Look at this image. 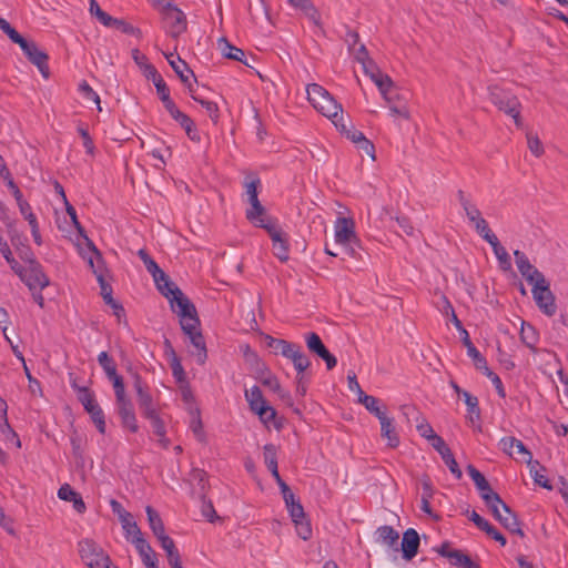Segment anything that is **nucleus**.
Instances as JSON below:
<instances>
[{
  "instance_id": "nucleus-25",
  "label": "nucleus",
  "mask_w": 568,
  "mask_h": 568,
  "mask_svg": "<svg viewBox=\"0 0 568 568\" xmlns=\"http://www.w3.org/2000/svg\"><path fill=\"white\" fill-rule=\"evenodd\" d=\"M504 515L499 518V523L503 525L505 529H507L510 534H516L521 538L525 537V532L520 528V523L517 515L510 509L507 504H503Z\"/></svg>"
},
{
  "instance_id": "nucleus-61",
  "label": "nucleus",
  "mask_w": 568,
  "mask_h": 568,
  "mask_svg": "<svg viewBox=\"0 0 568 568\" xmlns=\"http://www.w3.org/2000/svg\"><path fill=\"white\" fill-rule=\"evenodd\" d=\"M190 427L195 437L197 438V440H200L201 443H205V433L203 430V423L200 417L199 410L196 412V416L192 419Z\"/></svg>"
},
{
  "instance_id": "nucleus-55",
  "label": "nucleus",
  "mask_w": 568,
  "mask_h": 568,
  "mask_svg": "<svg viewBox=\"0 0 568 568\" xmlns=\"http://www.w3.org/2000/svg\"><path fill=\"white\" fill-rule=\"evenodd\" d=\"M526 136L530 152L537 158L541 156L544 154V145L538 135L532 132H528Z\"/></svg>"
},
{
  "instance_id": "nucleus-28",
  "label": "nucleus",
  "mask_w": 568,
  "mask_h": 568,
  "mask_svg": "<svg viewBox=\"0 0 568 568\" xmlns=\"http://www.w3.org/2000/svg\"><path fill=\"white\" fill-rule=\"evenodd\" d=\"M381 423V435L384 438H387L388 447L396 448L399 445V437L395 430L394 419L389 418L387 415L381 417L378 419Z\"/></svg>"
},
{
  "instance_id": "nucleus-5",
  "label": "nucleus",
  "mask_w": 568,
  "mask_h": 568,
  "mask_svg": "<svg viewBox=\"0 0 568 568\" xmlns=\"http://www.w3.org/2000/svg\"><path fill=\"white\" fill-rule=\"evenodd\" d=\"M88 263L97 276V281H98V283L100 285V290H101V296H102L104 303L113 310V314L116 316L118 321L121 322L122 318H125V310H124L123 305L113 298L112 286L109 283H106V281L104 280L103 272L99 267L97 268L94 266V261H93L92 256H90L88 258ZM124 324L128 325L126 320H124Z\"/></svg>"
},
{
  "instance_id": "nucleus-23",
  "label": "nucleus",
  "mask_w": 568,
  "mask_h": 568,
  "mask_svg": "<svg viewBox=\"0 0 568 568\" xmlns=\"http://www.w3.org/2000/svg\"><path fill=\"white\" fill-rule=\"evenodd\" d=\"M26 57L32 64L38 68L44 79L50 77V69L48 64L49 55L43 50H41L37 43L34 47H32L29 54Z\"/></svg>"
},
{
  "instance_id": "nucleus-51",
  "label": "nucleus",
  "mask_w": 568,
  "mask_h": 568,
  "mask_svg": "<svg viewBox=\"0 0 568 568\" xmlns=\"http://www.w3.org/2000/svg\"><path fill=\"white\" fill-rule=\"evenodd\" d=\"M480 371L491 381L498 396L505 398L506 393L500 377L488 367L487 363L484 365V367H481Z\"/></svg>"
},
{
  "instance_id": "nucleus-62",
  "label": "nucleus",
  "mask_w": 568,
  "mask_h": 568,
  "mask_svg": "<svg viewBox=\"0 0 568 568\" xmlns=\"http://www.w3.org/2000/svg\"><path fill=\"white\" fill-rule=\"evenodd\" d=\"M145 418L150 420V423H151V425H152V428H153V433H154L158 437H163V436L166 434L164 423H163V420L160 418V416L158 415V413H154V414H152L151 416H146Z\"/></svg>"
},
{
  "instance_id": "nucleus-41",
  "label": "nucleus",
  "mask_w": 568,
  "mask_h": 568,
  "mask_svg": "<svg viewBox=\"0 0 568 568\" xmlns=\"http://www.w3.org/2000/svg\"><path fill=\"white\" fill-rule=\"evenodd\" d=\"M158 540H159L161 547L166 552L169 566L181 560L180 552H179L178 548L175 547L174 540L170 536H168L165 534L162 537L158 538Z\"/></svg>"
},
{
  "instance_id": "nucleus-38",
  "label": "nucleus",
  "mask_w": 568,
  "mask_h": 568,
  "mask_svg": "<svg viewBox=\"0 0 568 568\" xmlns=\"http://www.w3.org/2000/svg\"><path fill=\"white\" fill-rule=\"evenodd\" d=\"M257 227L264 229L270 235L272 242H280L281 239L286 236V233L277 225L276 221L272 217L260 219Z\"/></svg>"
},
{
  "instance_id": "nucleus-1",
  "label": "nucleus",
  "mask_w": 568,
  "mask_h": 568,
  "mask_svg": "<svg viewBox=\"0 0 568 568\" xmlns=\"http://www.w3.org/2000/svg\"><path fill=\"white\" fill-rule=\"evenodd\" d=\"M171 308L180 317L182 332L189 337L191 344L195 347L196 362L203 365L207 359V349L204 336L200 329V318L195 305L186 297L183 292L181 295H174L170 301Z\"/></svg>"
},
{
  "instance_id": "nucleus-17",
  "label": "nucleus",
  "mask_w": 568,
  "mask_h": 568,
  "mask_svg": "<svg viewBox=\"0 0 568 568\" xmlns=\"http://www.w3.org/2000/svg\"><path fill=\"white\" fill-rule=\"evenodd\" d=\"M255 377L263 386L268 387L282 398L290 397L288 394L283 393L278 378L271 372L266 364L260 359H256Z\"/></svg>"
},
{
  "instance_id": "nucleus-6",
  "label": "nucleus",
  "mask_w": 568,
  "mask_h": 568,
  "mask_svg": "<svg viewBox=\"0 0 568 568\" xmlns=\"http://www.w3.org/2000/svg\"><path fill=\"white\" fill-rule=\"evenodd\" d=\"M82 395L78 396V400L82 404L84 410L90 415L91 420L95 425L100 434H105V416L95 399V395L91 389H81Z\"/></svg>"
},
{
  "instance_id": "nucleus-7",
  "label": "nucleus",
  "mask_w": 568,
  "mask_h": 568,
  "mask_svg": "<svg viewBox=\"0 0 568 568\" xmlns=\"http://www.w3.org/2000/svg\"><path fill=\"white\" fill-rule=\"evenodd\" d=\"M18 275L30 291H36L37 288L42 291L50 284L49 277L37 260H30L29 266L26 270H20Z\"/></svg>"
},
{
  "instance_id": "nucleus-56",
  "label": "nucleus",
  "mask_w": 568,
  "mask_h": 568,
  "mask_svg": "<svg viewBox=\"0 0 568 568\" xmlns=\"http://www.w3.org/2000/svg\"><path fill=\"white\" fill-rule=\"evenodd\" d=\"M115 405L120 417L134 413L133 403L128 395L115 398Z\"/></svg>"
},
{
  "instance_id": "nucleus-58",
  "label": "nucleus",
  "mask_w": 568,
  "mask_h": 568,
  "mask_svg": "<svg viewBox=\"0 0 568 568\" xmlns=\"http://www.w3.org/2000/svg\"><path fill=\"white\" fill-rule=\"evenodd\" d=\"M172 374L178 383H185L186 382V374L184 372V368L181 364V361L178 356H174V358L171 359L170 363Z\"/></svg>"
},
{
  "instance_id": "nucleus-39",
  "label": "nucleus",
  "mask_w": 568,
  "mask_h": 568,
  "mask_svg": "<svg viewBox=\"0 0 568 568\" xmlns=\"http://www.w3.org/2000/svg\"><path fill=\"white\" fill-rule=\"evenodd\" d=\"M256 415L265 426H268L272 423L277 430L283 427V423L276 418V410L268 404L260 407Z\"/></svg>"
},
{
  "instance_id": "nucleus-22",
  "label": "nucleus",
  "mask_w": 568,
  "mask_h": 568,
  "mask_svg": "<svg viewBox=\"0 0 568 568\" xmlns=\"http://www.w3.org/2000/svg\"><path fill=\"white\" fill-rule=\"evenodd\" d=\"M138 550L142 562L145 568H155L158 567V557L153 548L144 538H138L136 540H131Z\"/></svg>"
},
{
  "instance_id": "nucleus-43",
  "label": "nucleus",
  "mask_w": 568,
  "mask_h": 568,
  "mask_svg": "<svg viewBox=\"0 0 568 568\" xmlns=\"http://www.w3.org/2000/svg\"><path fill=\"white\" fill-rule=\"evenodd\" d=\"M493 251L498 260L499 267L504 272H508L511 270V258L506 248L500 244L499 240H496L490 244Z\"/></svg>"
},
{
  "instance_id": "nucleus-34",
  "label": "nucleus",
  "mask_w": 568,
  "mask_h": 568,
  "mask_svg": "<svg viewBox=\"0 0 568 568\" xmlns=\"http://www.w3.org/2000/svg\"><path fill=\"white\" fill-rule=\"evenodd\" d=\"M0 430L6 436H11L16 440L17 447L21 446V442L17 433L12 429L8 420V405L4 399L0 398Z\"/></svg>"
},
{
  "instance_id": "nucleus-31",
  "label": "nucleus",
  "mask_w": 568,
  "mask_h": 568,
  "mask_svg": "<svg viewBox=\"0 0 568 568\" xmlns=\"http://www.w3.org/2000/svg\"><path fill=\"white\" fill-rule=\"evenodd\" d=\"M267 347L275 351V353H280L282 356L287 358L292 352L298 346L296 343L288 342L282 338H275L271 335L265 336Z\"/></svg>"
},
{
  "instance_id": "nucleus-4",
  "label": "nucleus",
  "mask_w": 568,
  "mask_h": 568,
  "mask_svg": "<svg viewBox=\"0 0 568 568\" xmlns=\"http://www.w3.org/2000/svg\"><path fill=\"white\" fill-rule=\"evenodd\" d=\"M81 560L89 568H110L111 559L93 539L85 538L78 544Z\"/></svg>"
},
{
  "instance_id": "nucleus-45",
  "label": "nucleus",
  "mask_w": 568,
  "mask_h": 568,
  "mask_svg": "<svg viewBox=\"0 0 568 568\" xmlns=\"http://www.w3.org/2000/svg\"><path fill=\"white\" fill-rule=\"evenodd\" d=\"M251 209L246 211V219L255 226L260 223V219H268L265 207L261 204L260 200L250 201Z\"/></svg>"
},
{
  "instance_id": "nucleus-10",
  "label": "nucleus",
  "mask_w": 568,
  "mask_h": 568,
  "mask_svg": "<svg viewBox=\"0 0 568 568\" xmlns=\"http://www.w3.org/2000/svg\"><path fill=\"white\" fill-rule=\"evenodd\" d=\"M402 412L407 420L413 419L416 423V429L419 435L429 440L430 444L435 443V439L442 438L434 432L432 425L415 406L404 405L402 406Z\"/></svg>"
},
{
  "instance_id": "nucleus-59",
  "label": "nucleus",
  "mask_w": 568,
  "mask_h": 568,
  "mask_svg": "<svg viewBox=\"0 0 568 568\" xmlns=\"http://www.w3.org/2000/svg\"><path fill=\"white\" fill-rule=\"evenodd\" d=\"M453 566L458 568H480V565L474 561L468 555L464 554L462 550L457 556L456 560L453 561Z\"/></svg>"
},
{
  "instance_id": "nucleus-53",
  "label": "nucleus",
  "mask_w": 568,
  "mask_h": 568,
  "mask_svg": "<svg viewBox=\"0 0 568 568\" xmlns=\"http://www.w3.org/2000/svg\"><path fill=\"white\" fill-rule=\"evenodd\" d=\"M264 463L267 469L277 466V448L274 444H266L263 447Z\"/></svg>"
},
{
  "instance_id": "nucleus-63",
  "label": "nucleus",
  "mask_w": 568,
  "mask_h": 568,
  "mask_svg": "<svg viewBox=\"0 0 568 568\" xmlns=\"http://www.w3.org/2000/svg\"><path fill=\"white\" fill-rule=\"evenodd\" d=\"M108 379L112 383L115 398L126 395L123 377L120 374L116 373L113 376L108 377Z\"/></svg>"
},
{
  "instance_id": "nucleus-2",
  "label": "nucleus",
  "mask_w": 568,
  "mask_h": 568,
  "mask_svg": "<svg viewBox=\"0 0 568 568\" xmlns=\"http://www.w3.org/2000/svg\"><path fill=\"white\" fill-rule=\"evenodd\" d=\"M487 90L490 102L497 106L499 111L511 116L517 128H523L520 116L521 103L519 99L509 90L497 84L489 85Z\"/></svg>"
},
{
  "instance_id": "nucleus-52",
  "label": "nucleus",
  "mask_w": 568,
  "mask_h": 568,
  "mask_svg": "<svg viewBox=\"0 0 568 568\" xmlns=\"http://www.w3.org/2000/svg\"><path fill=\"white\" fill-rule=\"evenodd\" d=\"M274 255L281 261L286 262L288 260V239L287 235L280 240V242H273Z\"/></svg>"
},
{
  "instance_id": "nucleus-33",
  "label": "nucleus",
  "mask_w": 568,
  "mask_h": 568,
  "mask_svg": "<svg viewBox=\"0 0 568 568\" xmlns=\"http://www.w3.org/2000/svg\"><path fill=\"white\" fill-rule=\"evenodd\" d=\"M287 359L292 361L294 368L297 372L296 376L305 375V371L311 366V361L303 352L301 345L291 353Z\"/></svg>"
},
{
  "instance_id": "nucleus-36",
  "label": "nucleus",
  "mask_w": 568,
  "mask_h": 568,
  "mask_svg": "<svg viewBox=\"0 0 568 568\" xmlns=\"http://www.w3.org/2000/svg\"><path fill=\"white\" fill-rule=\"evenodd\" d=\"M358 402L365 406V408L373 415H375L378 419L385 416V406L381 407V400L375 396L367 395L364 392H361V397H358Z\"/></svg>"
},
{
  "instance_id": "nucleus-32",
  "label": "nucleus",
  "mask_w": 568,
  "mask_h": 568,
  "mask_svg": "<svg viewBox=\"0 0 568 568\" xmlns=\"http://www.w3.org/2000/svg\"><path fill=\"white\" fill-rule=\"evenodd\" d=\"M104 27L114 28L124 34L133 36L138 39L142 38V31L123 19H116L110 16V20L106 21Z\"/></svg>"
},
{
  "instance_id": "nucleus-12",
  "label": "nucleus",
  "mask_w": 568,
  "mask_h": 568,
  "mask_svg": "<svg viewBox=\"0 0 568 568\" xmlns=\"http://www.w3.org/2000/svg\"><path fill=\"white\" fill-rule=\"evenodd\" d=\"M134 383L133 387L136 392V402L141 414L146 417L156 413L153 404V397L149 392V387L142 381V377L138 373L132 374Z\"/></svg>"
},
{
  "instance_id": "nucleus-18",
  "label": "nucleus",
  "mask_w": 568,
  "mask_h": 568,
  "mask_svg": "<svg viewBox=\"0 0 568 568\" xmlns=\"http://www.w3.org/2000/svg\"><path fill=\"white\" fill-rule=\"evenodd\" d=\"M499 445H500L503 452L509 456L513 455L511 449H517L518 454L524 455V459L530 467L531 471L535 466H539L538 460H532L531 452L524 445V443L521 440L517 439L516 437H511V436L504 437L500 439Z\"/></svg>"
},
{
  "instance_id": "nucleus-8",
  "label": "nucleus",
  "mask_w": 568,
  "mask_h": 568,
  "mask_svg": "<svg viewBox=\"0 0 568 568\" xmlns=\"http://www.w3.org/2000/svg\"><path fill=\"white\" fill-rule=\"evenodd\" d=\"M163 20L165 22L168 33L172 38L180 37L186 30V17L182 10L168 2L163 9Z\"/></svg>"
},
{
  "instance_id": "nucleus-47",
  "label": "nucleus",
  "mask_w": 568,
  "mask_h": 568,
  "mask_svg": "<svg viewBox=\"0 0 568 568\" xmlns=\"http://www.w3.org/2000/svg\"><path fill=\"white\" fill-rule=\"evenodd\" d=\"M98 363L102 367L106 377L113 376L118 373L116 364L114 359L108 354V352H101L98 355Z\"/></svg>"
},
{
  "instance_id": "nucleus-21",
  "label": "nucleus",
  "mask_w": 568,
  "mask_h": 568,
  "mask_svg": "<svg viewBox=\"0 0 568 568\" xmlns=\"http://www.w3.org/2000/svg\"><path fill=\"white\" fill-rule=\"evenodd\" d=\"M463 398L467 406V419L475 427V429L481 432V416L478 398L468 392H463Z\"/></svg>"
},
{
  "instance_id": "nucleus-20",
  "label": "nucleus",
  "mask_w": 568,
  "mask_h": 568,
  "mask_svg": "<svg viewBox=\"0 0 568 568\" xmlns=\"http://www.w3.org/2000/svg\"><path fill=\"white\" fill-rule=\"evenodd\" d=\"M420 538L414 528H408L403 534L402 552L405 560H412L418 552Z\"/></svg>"
},
{
  "instance_id": "nucleus-54",
  "label": "nucleus",
  "mask_w": 568,
  "mask_h": 568,
  "mask_svg": "<svg viewBox=\"0 0 568 568\" xmlns=\"http://www.w3.org/2000/svg\"><path fill=\"white\" fill-rule=\"evenodd\" d=\"M192 99L195 102L200 103L206 110V112L209 113V116L212 119L213 122L217 121L220 114H219V106L215 102L201 99L197 95H192Z\"/></svg>"
},
{
  "instance_id": "nucleus-16",
  "label": "nucleus",
  "mask_w": 568,
  "mask_h": 568,
  "mask_svg": "<svg viewBox=\"0 0 568 568\" xmlns=\"http://www.w3.org/2000/svg\"><path fill=\"white\" fill-rule=\"evenodd\" d=\"M515 262L518 267L519 273L526 278L529 284L545 283V276L541 272H539L528 260L527 255L516 250L514 252Z\"/></svg>"
},
{
  "instance_id": "nucleus-15",
  "label": "nucleus",
  "mask_w": 568,
  "mask_h": 568,
  "mask_svg": "<svg viewBox=\"0 0 568 568\" xmlns=\"http://www.w3.org/2000/svg\"><path fill=\"white\" fill-rule=\"evenodd\" d=\"M335 241L337 244H357L355 223L351 217H337L335 222Z\"/></svg>"
},
{
  "instance_id": "nucleus-3",
  "label": "nucleus",
  "mask_w": 568,
  "mask_h": 568,
  "mask_svg": "<svg viewBox=\"0 0 568 568\" xmlns=\"http://www.w3.org/2000/svg\"><path fill=\"white\" fill-rule=\"evenodd\" d=\"M306 92L310 103L324 116L336 118V114L342 111V105L322 85L311 83L307 85Z\"/></svg>"
},
{
  "instance_id": "nucleus-64",
  "label": "nucleus",
  "mask_w": 568,
  "mask_h": 568,
  "mask_svg": "<svg viewBox=\"0 0 568 568\" xmlns=\"http://www.w3.org/2000/svg\"><path fill=\"white\" fill-rule=\"evenodd\" d=\"M436 551L444 558L449 559L450 564H453L454 560H456L457 556L459 555L460 550L458 549H450V544L448 541H444Z\"/></svg>"
},
{
  "instance_id": "nucleus-11",
  "label": "nucleus",
  "mask_w": 568,
  "mask_h": 568,
  "mask_svg": "<svg viewBox=\"0 0 568 568\" xmlns=\"http://www.w3.org/2000/svg\"><path fill=\"white\" fill-rule=\"evenodd\" d=\"M305 343L311 353L325 362L328 371H332L337 365L336 357L329 353L317 333L310 332L305 334Z\"/></svg>"
},
{
  "instance_id": "nucleus-35",
  "label": "nucleus",
  "mask_w": 568,
  "mask_h": 568,
  "mask_svg": "<svg viewBox=\"0 0 568 568\" xmlns=\"http://www.w3.org/2000/svg\"><path fill=\"white\" fill-rule=\"evenodd\" d=\"M457 197L459 204L462 205L466 213V216L471 223H476L478 220L483 217L480 211L477 209L475 204L470 202V200L466 196L463 190L457 191Z\"/></svg>"
},
{
  "instance_id": "nucleus-29",
  "label": "nucleus",
  "mask_w": 568,
  "mask_h": 568,
  "mask_svg": "<svg viewBox=\"0 0 568 568\" xmlns=\"http://www.w3.org/2000/svg\"><path fill=\"white\" fill-rule=\"evenodd\" d=\"M65 204V211L68 213V215L70 216L73 225L75 226V229L78 230L79 234L82 235L85 241H87V245H88V248L97 256V258L100 261L102 258L101 256V253L98 251V248L95 247L94 243L85 235V231L83 229V226L80 224V222L78 221V216H77V211L69 203L68 200H65L64 202Z\"/></svg>"
},
{
  "instance_id": "nucleus-48",
  "label": "nucleus",
  "mask_w": 568,
  "mask_h": 568,
  "mask_svg": "<svg viewBox=\"0 0 568 568\" xmlns=\"http://www.w3.org/2000/svg\"><path fill=\"white\" fill-rule=\"evenodd\" d=\"M191 479L197 484L200 487L199 495L206 494V489L209 487V476L207 473L200 468L192 469Z\"/></svg>"
},
{
  "instance_id": "nucleus-37",
  "label": "nucleus",
  "mask_w": 568,
  "mask_h": 568,
  "mask_svg": "<svg viewBox=\"0 0 568 568\" xmlns=\"http://www.w3.org/2000/svg\"><path fill=\"white\" fill-rule=\"evenodd\" d=\"M462 342L464 346L467 348L468 356L473 358L475 367L477 369H481V367H484L487 361L475 347L467 331H464V335H462Z\"/></svg>"
},
{
  "instance_id": "nucleus-27",
  "label": "nucleus",
  "mask_w": 568,
  "mask_h": 568,
  "mask_svg": "<svg viewBox=\"0 0 568 568\" xmlns=\"http://www.w3.org/2000/svg\"><path fill=\"white\" fill-rule=\"evenodd\" d=\"M166 60L171 68L174 70L179 79L182 83L189 82V77H194L193 71L190 69L187 63L180 58V55H175L174 53L166 54Z\"/></svg>"
},
{
  "instance_id": "nucleus-42",
  "label": "nucleus",
  "mask_w": 568,
  "mask_h": 568,
  "mask_svg": "<svg viewBox=\"0 0 568 568\" xmlns=\"http://www.w3.org/2000/svg\"><path fill=\"white\" fill-rule=\"evenodd\" d=\"M145 511L148 515V521H149L150 528L153 531L154 536L156 538H160L163 535H165L164 524H163L159 513L151 506H148L145 508Z\"/></svg>"
},
{
  "instance_id": "nucleus-60",
  "label": "nucleus",
  "mask_w": 568,
  "mask_h": 568,
  "mask_svg": "<svg viewBox=\"0 0 568 568\" xmlns=\"http://www.w3.org/2000/svg\"><path fill=\"white\" fill-rule=\"evenodd\" d=\"M90 8L89 11L91 16L95 17L103 26L106 23V21L110 20V14L103 11L97 0H89Z\"/></svg>"
},
{
  "instance_id": "nucleus-50",
  "label": "nucleus",
  "mask_w": 568,
  "mask_h": 568,
  "mask_svg": "<svg viewBox=\"0 0 568 568\" xmlns=\"http://www.w3.org/2000/svg\"><path fill=\"white\" fill-rule=\"evenodd\" d=\"M474 225L478 234L489 244L498 240V237L489 229V225L484 217L474 223Z\"/></svg>"
},
{
  "instance_id": "nucleus-26",
  "label": "nucleus",
  "mask_w": 568,
  "mask_h": 568,
  "mask_svg": "<svg viewBox=\"0 0 568 568\" xmlns=\"http://www.w3.org/2000/svg\"><path fill=\"white\" fill-rule=\"evenodd\" d=\"M159 292L169 300L174 298V295H181V290L170 280V276L163 271V276L160 278L159 274L153 276Z\"/></svg>"
},
{
  "instance_id": "nucleus-14",
  "label": "nucleus",
  "mask_w": 568,
  "mask_h": 568,
  "mask_svg": "<svg viewBox=\"0 0 568 568\" xmlns=\"http://www.w3.org/2000/svg\"><path fill=\"white\" fill-rule=\"evenodd\" d=\"M467 473L473 479L476 488L480 493V497L485 501V504H489L490 501H500V496L494 491L490 487V484L485 478V476L471 464L467 466Z\"/></svg>"
},
{
  "instance_id": "nucleus-24",
  "label": "nucleus",
  "mask_w": 568,
  "mask_h": 568,
  "mask_svg": "<svg viewBox=\"0 0 568 568\" xmlns=\"http://www.w3.org/2000/svg\"><path fill=\"white\" fill-rule=\"evenodd\" d=\"M217 44L224 58L239 61L245 64L246 67H251L245 59V52L242 49L233 45L226 38H220Z\"/></svg>"
},
{
  "instance_id": "nucleus-49",
  "label": "nucleus",
  "mask_w": 568,
  "mask_h": 568,
  "mask_svg": "<svg viewBox=\"0 0 568 568\" xmlns=\"http://www.w3.org/2000/svg\"><path fill=\"white\" fill-rule=\"evenodd\" d=\"M200 499L202 501V515L207 519V521L214 523L215 520H219L220 517L217 516L212 501L206 498V494H202L200 496Z\"/></svg>"
},
{
  "instance_id": "nucleus-19",
  "label": "nucleus",
  "mask_w": 568,
  "mask_h": 568,
  "mask_svg": "<svg viewBox=\"0 0 568 568\" xmlns=\"http://www.w3.org/2000/svg\"><path fill=\"white\" fill-rule=\"evenodd\" d=\"M433 448L438 452L442 456V459L449 468L450 473L457 478L460 479L463 477V473L450 450V448L446 445L443 438L435 439V443H432Z\"/></svg>"
},
{
  "instance_id": "nucleus-40",
  "label": "nucleus",
  "mask_w": 568,
  "mask_h": 568,
  "mask_svg": "<svg viewBox=\"0 0 568 568\" xmlns=\"http://www.w3.org/2000/svg\"><path fill=\"white\" fill-rule=\"evenodd\" d=\"M520 339L528 348H530L532 352H536L538 332L531 324L523 322L520 329Z\"/></svg>"
},
{
  "instance_id": "nucleus-30",
  "label": "nucleus",
  "mask_w": 568,
  "mask_h": 568,
  "mask_svg": "<svg viewBox=\"0 0 568 568\" xmlns=\"http://www.w3.org/2000/svg\"><path fill=\"white\" fill-rule=\"evenodd\" d=\"M377 538L376 540L387 547L394 548L398 550L397 544L399 539V534L388 525H384L377 528L376 530Z\"/></svg>"
},
{
  "instance_id": "nucleus-9",
  "label": "nucleus",
  "mask_w": 568,
  "mask_h": 568,
  "mask_svg": "<svg viewBox=\"0 0 568 568\" xmlns=\"http://www.w3.org/2000/svg\"><path fill=\"white\" fill-rule=\"evenodd\" d=\"M534 300L536 301L539 310L547 316H552L556 313L555 296L550 291L549 283L545 280V283L536 282L531 290Z\"/></svg>"
},
{
  "instance_id": "nucleus-46",
  "label": "nucleus",
  "mask_w": 568,
  "mask_h": 568,
  "mask_svg": "<svg viewBox=\"0 0 568 568\" xmlns=\"http://www.w3.org/2000/svg\"><path fill=\"white\" fill-rule=\"evenodd\" d=\"M138 256L142 260L146 271L152 276L159 274L160 278H162L163 270L159 267L158 263L150 256V254L144 248L139 250Z\"/></svg>"
},
{
  "instance_id": "nucleus-13",
  "label": "nucleus",
  "mask_w": 568,
  "mask_h": 568,
  "mask_svg": "<svg viewBox=\"0 0 568 568\" xmlns=\"http://www.w3.org/2000/svg\"><path fill=\"white\" fill-rule=\"evenodd\" d=\"M286 508L292 521L295 524L297 535L303 540H308L312 537V527L310 520L306 518V514L300 499L288 505Z\"/></svg>"
},
{
  "instance_id": "nucleus-44",
  "label": "nucleus",
  "mask_w": 568,
  "mask_h": 568,
  "mask_svg": "<svg viewBox=\"0 0 568 568\" xmlns=\"http://www.w3.org/2000/svg\"><path fill=\"white\" fill-rule=\"evenodd\" d=\"M378 80L375 82L384 99L390 103L393 101L394 82L388 74L377 73Z\"/></svg>"
},
{
  "instance_id": "nucleus-57",
  "label": "nucleus",
  "mask_w": 568,
  "mask_h": 568,
  "mask_svg": "<svg viewBox=\"0 0 568 568\" xmlns=\"http://www.w3.org/2000/svg\"><path fill=\"white\" fill-rule=\"evenodd\" d=\"M79 91L83 94V97L88 100H92L97 103L98 110L101 111L102 108L100 105V97L99 94L89 85L87 81H82L79 84Z\"/></svg>"
}]
</instances>
